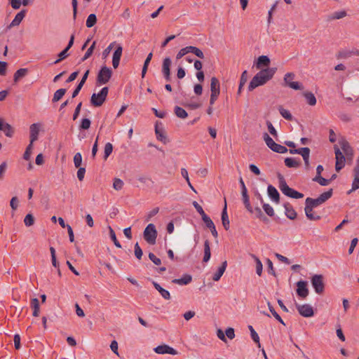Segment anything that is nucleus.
<instances>
[{
	"instance_id": "nucleus-16",
	"label": "nucleus",
	"mask_w": 359,
	"mask_h": 359,
	"mask_svg": "<svg viewBox=\"0 0 359 359\" xmlns=\"http://www.w3.org/2000/svg\"><path fill=\"white\" fill-rule=\"evenodd\" d=\"M25 14L26 10H22L18 13H17L14 19L11 22V24L8 26V29H11L13 27L18 26L25 18Z\"/></svg>"
},
{
	"instance_id": "nucleus-14",
	"label": "nucleus",
	"mask_w": 359,
	"mask_h": 359,
	"mask_svg": "<svg viewBox=\"0 0 359 359\" xmlns=\"http://www.w3.org/2000/svg\"><path fill=\"white\" fill-rule=\"evenodd\" d=\"M154 351L158 354H171V355H177L178 354V352L173 348L172 347L167 345V344H163L156 346L154 348Z\"/></svg>"
},
{
	"instance_id": "nucleus-49",
	"label": "nucleus",
	"mask_w": 359,
	"mask_h": 359,
	"mask_svg": "<svg viewBox=\"0 0 359 359\" xmlns=\"http://www.w3.org/2000/svg\"><path fill=\"white\" fill-rule=\"evenodd\" d=\"M201 218H202V220L205 224V226L208 229H213V227L215 226L212 220L207 215H204V216L202 217Z\"/></svg>"
},
{
	"instance_id": "nucleus-13",
	"label": "nucleus",
	"mask_w": 359,
	"mask_h": 359,
	"mask_svg": "<svg viewBox=\"0 0 359 359\" xmlns=\"http://www.w3.org/2000/svg\"><path fill=\"white\" fill-rule=\"evenodd\" d=\"M307 285V282L304 280H299L297 283V294L303 299H305L309 295V292Z\"/></svg>"
},
{
	"instance_id": "nucleus-26",
	"label": "nucleus",
	"mask_w": 359,
	"mask_h": 359,
	"mask_svg": "<svg viewBox=\"0 0 359 359\" xmlns=\"http://www.w3.org/2000/svg\"><path fill=\"white\" fill-rule=\"evenodd\" d=\"M191 280H192L191 276L189 275V274H185L181 278L173 279L172 280V283L178 284V285H187V284L190 283L191 282Z\"/></svg>"
},
{
	"instance_id": "nucleus-35",
	"label": "nucleus",
	"mask_w": 359,
	"mask_h": 359,
	"mask_svg": "<svg viewBox=\"0 0 359 359\" xmlns=\"http://www.w3.org/2000/svg\"><path fill=\"white\" fill-rule=\"evenodd\" d=\"M304 211H305L306 217L310 220L316 221V220H319L320 219V217L319 215H315L313 213L312 208H310L309 207H305Z\"/></svg>"
},
{
	"instance_id": "nucleus-41",
	"label": "nucleus",
	"mask_w": 359,
	"mask_h": 359,
	"mask_svg": "<svg viewBox=\"0 0 359 359\" xmlns=\"http://www.w3.org/2000/svg\"><path fill=\"white\" fill-rule=\"evenodd\" d=\"M97 22V17L94 13L90 14L86 20V25L88 28L93 27Z\"/></svg>"
},
{
	"instance_id": "nucleus-23",
	"label": "nucleus",
	"mask_w": 359,
	"mask_h": 359,
	"mask_svg": "<svg viewBox=\"0 0 359 359\" xmlns=\"http://www.w3.org/2000/svg\"><path fill=\"white\" fill-rule=\"evenodd\" d=\"M227 266V262L224 261L222 263V265L218 268L216 273L212 276V280L214 281H218L222 276L224 274Z\"/></svg>"
},
{
	"instance_id": "nucleus-28",
	"label": "nucleus",
	"mask_w": 359,
	"mask_h": 359,
	"mask_svg": "<svg viewBox=\"0 0 359 359\" xmlns=\"http://www.w3.org/2000/svg\"><path fill=\"white\" fill-rule=\"evenodd\" d=\"M28 73V69L21 68L15 72L13 76V81L18 83L22 78L25 77Z\"/></svg>"
},
{
	"instance_id": "nucleus-39",
	"label": "nucleus",
	"mask_w": 359,
	"mask_h": 359,
	"mask_svg": "<svg viewBox=\"0 0 359 359\" xmlns=\"http://www.w3.org/2000/svg\"><path fill=\"white\" fill-rule=\"evenodd\" d=\"M66 93V89L60 88L56 90L53 95V97L52 99L53 102H56L59 101Z\"/></svg>"
},
{
	"instance_id": "nucleus-32",
	"label": "nucleus",
	"mask_w": 359,
	"mask_h": 359,
	"mask_svg": "<svg viewBox=\"0 0 359 359\" xmlns=\"http://www.w3.org/2000/svg\"><path fill=\"white\" fill-rule=\"evenodd\" d=\"M304 97L306 98L307 103L311 106H314L316 104V98L314 94L311 92H305L303 93Z\"/></svg>"
},
{
	"instance_id": "nucleus-56",
	"label": "nucleus",
	"mask_w": 359,
	"mask_h": 359,
	"mask_svg": "<svg viewBox=\"0 0 359 359\" xmlns=\"http://www.w3.org/2000/svg\"><path fill=\"white\" fill-rule=\"evenodd\" d=\"M262 207L266 215H268L270 217L274 215L273 208L269 204L264 203L262 204Z\"/></svg>"
},
{
	"instance_id": "nucleus-15",
	"label": "nucleus",
	"mask_w": 359,
	"mask_h": 359,
	"mask_svg": "<svg viewBox=\"0 0 359 359\" xmlns=\"http://www.w3.org/2000/svg\"><path fill=\"white\" fill-rule=\"evenodd\" d=\"M123 48L121 45H118L114 54L112 58V65L114 69H116L120 62V60L122 55Z\"/></svg>"
},
{
	"instance_id": "nucleus-29",
	"label": "nucleus",
	"mask_w": 359,
	"mask_h": 359,
	"mask_svg": "<svg viewBox=\"0 0 359 359\" xmlns=\"http://www.w3.org/2000/svg\"><path fill=\"white\" fill-rule=\"evenodd\" d=\"M322 203L317 198H306L305 201V207H309L313 209L316 207L320 205Z\"/></svg>"
},
{
	"instance_id": "nucleus-20",
	"label": "nucleus",
	"mask_w": 359,
	"mask_h": 359,
	"mask_svg": "<svg viewBox=\"0 0 359 359\" xmlns=\"http://www.w3.org/2000/svg\"><path fill=\"white\" fill-rule=\"evenodd\" d=\"M89 72H90V71L87 70L83 74L81 80L80 81V82L79 83V84L77 85V86L76 87V88L74 89V90L72 93V98L76 97L78 95V94L79 93L81 89L82 88V87L83 86L84 83H86V81L88 79Z\"/></svg>"
},
{
	"instance_id": "nucleus-53",
	"label": "nucleus",
	"mask_w": 359,
	"mask_h": 359,
	"mask_svg": "<svg viewBox=\"0 0 359 359\" xmlns=\"http://www.w3.org/2000/svg\"><path fill=\"white\" fill-rule=\"evenodd\" d=\"M266 124L270 134L276 138L278 137V133L276 128L273 127L272 123L270 121H266Z\"/></svg>"
},
{
	"instance_id": "nucleus-54",
	"label": "nucleus",
	"mask_w": 359,
	"mask_h": 359,
	"mask_svg": "<svg viewBox=\"0 0 359 359\" xmlns=\"http://www.w3.org/2000/svg\"><path fill=\"white\" fill-rule=\"evenodd\" d=\"M68 50H69L65 48L62 51H61L58 55L59 58L57 60H56L53 63L57 64L60 62H61L62 60L67 58L69 56V53H67Z\"/></svg>"
},
{
	"instance_id": "nucleus-57",
	"label": "nucleus",
	"mask_w": 359,
	"mask_h": 359,
	"mask_svg": "<svg viewBox=\"0 0 359 359\" xmlns=\"http://www.w3.org/2000/svg\"><path fill=\"white\" fill-rule=\"evenodd\" d=\"M113 151V145L108 142L104 146V158L107 160V158L109 157V156L111 154Z\"/></svg>"
},
{
	"instance_id": "nucleus-60",
	"label": "nucleus",
	"mask_w": 359,
	"mask_h": 359,
	"mask_svg": "<svg viewBox=\"0 0 359 359\" xmlns=\"http://www.w3.org/2000/svg\"><path fill=\"white\" fill-rule=\"evenodd\" d=\"M134 252H135V256L136 257V258L139 260L141 259L143 252H142V250L141 248L140 247L138 243H136L135 244Z\"/></svg>"
},
{
	"instance_id": "nucleus-52",
	"label": "nucleus",
	"mask_w": 359,
	"mask_h": 359,
	"mask_svg": "<svg viewBox=\"0 0 359 359\" xmlns=\"http://www.w3.org/2000/svg\"><path fill=\"white\" fill-rule=\"evenodd\" d=\"M137 180L140 182H141L142 184H154V181L152 180V179L150 177L147 176V175H140L138 177Z\"/></svg>"
},
{
	"instance_id": "nucleus-64",
	"label": "nucleus",
	"mask_w": 359,
	"mask_h": 359,
	"mask_svg": "<svg viewBox=\"0 0 359 359\" xmlns=\"http://www.w3.org/2000/svg\"><path fill=\"white\" fill-rule=\"evenodd\" d=\"M149 258L156 265H160L161 264V260L156 257V255L152 252L149 253Z\"/></svg>"
},
{
	"instance_id": "nucleus-6",
	"label": "nucleus",
	"mask_w": 359,
	"mask_h": 359,
	"mask_svg": "<svg viewBox=\"0 0 359 359\" xmlns=\"http://www.w3.org/2000/svg\"><path fill=\"white\" fill-rule=\"evenodd\" d=\"M210 90V104L213 105L220 93L219 81L216 77H212L211 79Z\"/></svg>"
},
{
	"instance_id": "nucleus-1",
	"label": "nucleus",
	"mask_w": 359,
	"mask_h": 359,
	"mask_svg": "<svg viewBox=\"0 0 359 359\" xmlns=\"http://www.w3.org/2000/svg\"><path fill=\"white\" fill-rule=\"evenodd\" d=\"M277 68L267 67L260 70L257 73L250 81L248 89L249 91H252L257 87L263 86L270 81L274 76Z\"/></svg>"
},
{
	"instance_id": "nucleus-30",
	"label": "nucleus",
	"mask_w": 359,
	"mask_h": 359,
	"mask_svg": "<svg viewBox=\"0 0 359 359\" xmlns=\"http://www.w3.org/2000/svg\"><path fill=\"white\" fill-rule=\"evenodd\" d=\"M211 257L210 242L208 240H205L204 242V256L203 258V262H208Z\"/></svg>"
},
{
	"instance_id": "nucleus-61",
	"label": "nucleus",
	"mask_w": 359,
	"mask_h": 359,
	"mask_svg": "<svg viewBox=\"0 0 359 359\" xmlns=\"http://www.w3.org/2000/svg\"><path fill=\"white\" fill-rule=\"evenodd\" d=\"M91 121L89 118H83L80 124V129L88 130L90 127Z\"/></svg>"
},
{
	"instance_id": "nucleus-22",
	"label": "nucleus",
	"mask_w": 359,
	"mask_h": 359,
	"mask_svg": "<svg viewBox=\"0 0 359 359\" xmlns=\"http://www.w3.org/2000/svg\"><path fill=\"white\" fill-rule=\"evenodd\" d=\"M270 65V59L266 55H261L257 58L255 64L257 69H260L262 67H269Z\"/></svg>"
},
{
	"instance_id": "nucleus-48",
	"label": "nucleus",
	"mask_w": 359,
	"mask_h": 359,
	"mask_svg": "<svg viewBox=\"0 0 359 359\" xmlns=\"http://www.w3.org/2000/svg\"><path fill=\"white\" fill-rule=\"evenodd\" d=\"M109 230L110 238L112 240V241L114 242V245L117 248H121V245L119 243V241L117 240L114 231L112 229V228L111 226H109Z\"/></svg>"
},
{
	"instance_id": "nucleus-11",
	"label": "nucleus",
	"mask_w": 359,
	"mask_h": 359,
	"mask_svg": "<svg viewBox=\"0 0 359 359\" xmlns=\"http://www.w3.org/2000/svg\"><path fill=\"white\" fill-rule=\"evenodd\" d=\"M295 75L294 73H287L284 76V81L287 86L294 90H302L303 89L302 85L297 81H291L294 78Z\"/></svg>"
},
{
	"instance_id": "nucleus-63",
	"label": "nucleus",
	"mask_w": 359,
	"mask_h": 359,
	"mask_svg": "<svg viewBox=\"0 0 359 359\" xmlns=\"http://www.w3.org/2000/svg\"><path fill=\"white\" fill-rule=\"evenodd\" d=\"M359 189V176L354 175V180L352 183V189L348 192L350 194L351 192L355 191Z\"/></svg>"
},
{
	"instance_id": "nucleus-59",
	"label": "nucleus",
	"mask_w": 359,
	"mask_h": 359,
	"mask_svg": "<svg viewBox=\"0 0 359 359\" xmlns=\"http://www.w3.org/2000/svg\"><path fill=\"white\" fill-rule=\"evenodd\" d=\"M24 222L27 226H32L34 223V216L32 214H27L24 219Z\"/></svg>"
},
{
	"instance_id": "nucleus-12",
	"label": "nucleus",
	"mask_w": 359,
	"mask_h": 359,
	"mask_svg": "<svg viewBox=\"0 0 359 359\" xmlns=\"http://www.w3.org/2000/svg\"><path fill=\"white\" fill-rule=\"evenodd\" d=\"M172 61L170 57H165L163 60L162 64V74L166 81H170L171 74H170V66Z\"/></svg>"
},
{
	"instance_id": "nucleus-45",
	"label": "nucleus",
	"mask_w": 359,
	"mask_h": 359,
	"mask_svg": "<svg viewBox=\"0 0 359 359\" xmlns=\"http://www.w3.org/2000/svg\"><path fill=\"white\" fill-rule=\"evenodd\" d=\"M32 306L33 308V316L37 317L39 314V301L37 298L32 299Z\"/></svg>"
},
{
	"instance_id": "nucleus-3",
	"label": "nucleus",
	"mask_w": 359,
	"mask_h": 359,
	"mask_svg": "<svg viewBox=\"0 0 359 359\" xmlns=\"http://www.w3.org/2000/svg\"><path fill=\"white\" fill-rule=\"evenodd\" d=\"M263 139L267 147L274 152L279 154H285L288 151V149L285 147L276 143L273 141V140L266 133H264Z\"/></svg>"
},
{
	"instance_id": "nucleus-24",
	"label": "nucleus",
	"mask_w": 359,
	"mask_h": 359,
	"mask_svg": "<svg viewBox=\"0 0 359 359\" xmlns=\"http://www.w3.org/2000/svg\"><path fill=\"white\" fill-rule=\"evenodd\" d=\"M284 208L285 209V215L287 218L290 219H294L297 217L296 211L289 203H285Z\"/></svg>"
},
{
	"instance_id": "nucleus-18",
	"label": "nucleus",
	"mask_w": 359,
	"mask_h": 359,
	"mask_svg": "<svg viewBox=\"0 0 359 359\" xmlns=\"http://www.w3.org/2000/svg\"><path fill=\"white\" fill-rule=\"evenodd\" d=\"M268 195L270 198L276 203L280 202V194L277 189L272 185H269L267 188Z\"/></svg>"
},
{
	"instance_id": "nucleus-51",
	"label": "nucleus",
	"mask_w": 359,
	"mask_h": 359,
	"mask_svg": "<svg viewBox=\"0 0 359 359\" xmlns=\"http://www.w3.org/2000/svg\"><path fill=\"white\" fill-rule=\"evenodd\" d=\"M339 144L344 152L351 149L350 144L345 138H341L339 140Z\"/></svg>"
},
{
	"instance_id": "nucleus-27",
	"label": "nucleus",
	"mask_w": 359,
	"mask_h": 359,
	"mask_svg": "<svg viewBox=\"0 0 359 359\" xmlns=\"http://www.w3.org/2000/svg\"><path fill=\"white\" fill-rule=\"evenodd\" d=\"M241 194H242V200H243V202L244 203L245 208L248 210V212H250V213H252L253 209L250 203V198L248 194V190L241 191Z\"/></svg>"
},
{
	"instance_id": "nucleus-36",
	"label": "nucleus",
	"mask_w": 359,
	"mask_h": 359,
	"mask_svg": "<svg viewBox=\"0 0 359 359\" xmlns=\"http://www.w3.org/2000/svg\"><path fill=\"white\" fill-rule=\"evenodd\" d=\"M347 15L345 11H336L329 16L330 20L341 19Z\"/></svg>"
},
{
	"instance_id": "nucleus-34",
	"label": "nucleus",
	"mask_w": 359,
	"mask_h": 359,
	"mask_svg": "<svg viewBox=\"0 0 359 359\" xmlns=\"http://www.w3.org/2000/svg\"><path fill=\"white\" fill-rule=\"evenodd\" d=\"M248 79V72L246 70H245L242 73L241 79H240V83H239L238 90V93H237L238 95H240L241 93L242 88L245 86V83L247 82Z\"/></svg>"
},
{
	"instance_id": "nucleus-33",
	"label": "nucleus",
	"mask_w": 359,
	"mask_h": 359,
	"mask_svg": "<svg viewBox=\"0 0 359 359\" xmlns=\"http://www.w3.org/2000/svg\"><path fill=\"white\" fill-rule=\"evenodd\" d=\"M175 114L180 118L184 119L188 116L187 112L182 107L175 106L174 108Z\"/></svg>"
},
{
	"instance_id": "nucleus-9",
	"label": "nucleus",
	"mask_w": 359,
	"mask_h": 359,
	"mask_svg": "<svg viewBox=\"0 0 359 359\" xmlns=\"http://www.w3.org/2000/svg\"><path fill=\"white\" fill-rule=\"evenodd\" d=\"M295 306L299 313L303 317L310 318L314 315L313 309L310 304H295Z\"/></svg>"
},
{
	"instance_id": "nucleus-46",
	"label": "nucleus",
	"mask_w": 359,
	"mask_h": 359,
	"mask_svg": "<svg viewBox=\"0 0 359 359\" xmlns=\"http://www.w3.org/2000/svg\"><path fill=\"white\" fill-rule=\"evenodd\" d=\"M268 304V306H269V309L270 311V312L271 313V314L273 316V317L278 320L279 321L281 324L284 325H285V323L284 321L283 320V319L281 318V317L280 316V315L275 311V309H273V307L272 306V305L271 304L270 302H268L267 303Z\"/></svg>"
},
{
	"instance_id": "nucleus-43",
	"label": "nucleus",
	"mask_w": 359,
	"mask_h": 359,
	"mask_svg": "<svg viewBox=\"0 0 359 359\" xmlns=\"http://www.w3.org/2000/svg\"><path fill=\"white\" fill-rule=\"evenodd\" d=\"M248 329L250 332V335H251L252 340L256 344H257L258 347H260L261 345H260L259 337L258 334L256 332V331L255 330V329L253 328V327L252 325H248Z\"/></svg>"
},
{
	"instance_id": "nucleus-58",
	"label": "nucleus",
	"mask_w": 359,
	"mask_h": 359,
	"mask_svg": "<svg viewBox=\"0 0 359 359\" xmlns=\"http://www.w3.org/2000/svg\"><path fill=\"white\" fill-rule=\"evenodd\" d=\"M32 148H33V143L29 142V145L27 147L26 150L23 154V158L25 160H26V161L29 160Z\"/></svg>"
},
{
	"instance_id": "nucleus-21",
	"label": "nucleus",
	"mask_w": 359,
	"mask_h": 359,
	"mask_svg": "<svg viewBox=\"0 0 359 359\" xmlns=\"http://www.w3.org/2000/svg\"><path fill=\"white\" fill-rule=\"evenodd\" d=\"M155 133L158 140L162 142L163 144H166L168 140L163 129H159L158 126V122L155 125Z\"/></svg>"
},
{
	"instance_id": "nucleus-7",
	"label": "nucleus",
	"mask_w": 359,
	"mask_h": 359,
	"mask_svg": "<svg viewBox=\"0 0 359 359\" xmlns=\"http://www.w3.org/2000/svg\"><path fill=\"white\" fill-rule=\"evenodd\" d=\"M111 75L112 71L110 68L106 66L102 67L97 74V83L100 85L106 84L111 79Z\"/></svg>"
},
{
	"instance_id": "nucleus-37",
	"label": "nucleus",
	"mask_w": 359,
	"mask_h": 359,
	"mask_svg": "<svg viewBox=\"0 0 359 359\" xmlns=\"http://www.w3.org/2000/svg\"><path fill=\"white\" fill-rule=\"evenodd\" d=\"M284 162L287 168H298L300 165V162L292 158H286Z\"/></svg>"
},
{
	"instance_id": "nucleus-47",
	"label": "nucleus",
	"mask_w": 359,
	"mask_h": 359,
	"mask_svg": "<svg viewBox=\"0 0 359 359\" xmlns=\"http://www.w3.org/2000/svg\"><path fill=\"white\" fill-rule=\"evenodd\" d=\"M95 44H96V42L93 41L92 45L88 48V50L86 52L83 57L81 58V62L85 61L86 60H87L92 55L93 50L95 49Z\"/></svg>"
},
{
	"instance_id": "nucleus-55",
	"label": "nucleus",
	"mask_w": 359,
	"mask_h": 359,
	"mask_svg": "<svg viewBox=\"0 0 359 359\" xmlns=\"http://www.w3.org/2000/svg\"><path fill=\"white\" fill-rule=\"evenodd\" d=\"M123 185H124V183H123V180H121V179L115 178L114 180L113 188L115 190L119 191V190L122 189Z\"/></svg>"
},
{
	"instance_id": "nucleus-10",
	"label": "nucleus",
	"mask_w": 359,
	"mask_h": 359,
	"mask_svg": "<svg viewBox=\"0 0 359 359\" xmlns=\"http://www.w3.org/2000/svg\"><path fill=\"white\" fill-rule=\"evenodd\" d=\"M334 149L336 158L335 170L337 172H339L345 165L346 158L337 145H334Z\"/></svg>"
},
{
	"instance_id": "nucleus-38",
	"label": "nucleus",
	"mask_w": 359,
	"mask_h": 359,
	"mask_svg": "<svg viewBox=\"0 0 359 359\" xmlns=\"http://www.w3.org/2000/svg\"><path fill=\"white\" fill-rule=\"evenodd\" d=\"M332 189H329L328 191L321 194L318 198L323 203L327 201L329 198H330L332 196Z\"/></svg>"
},
{
	"instance_id": "nucleus-17",
	"label": "nucleus",
	"mask_w": 359,
	"mask_h": 359,
	"mask_svg": "<svg viewBox=\"0 0 359 359\" xmlns=\"http://www.w3.org/2000/svg\"><path fill=\"white\" fill-rule=\"evenodd\" d=\"M222 223L225 230H229L230 227V221L229 219L228 213H227V207H226V202L225 201L224 207L222 209Z\"/></svg>"
},
{
	"instance_id": "nucleus-50",
	"label": "nucleus",
	"mask_w": 359,
	"mask_h": 359,
	"mask_svg": "<svg viewBox=\"0 0 359 359\" xmlns=\"http://www.w3.org/2000/svg\"><path fill=\"white\" fill-rule=\"evenodd\" d=\"M313 180L314 182H316L319 183L321 186H327L330 182V180H328L323 177L321 175L320 176H316L313 179Z\"/></svg>"
},
{
	"instance_id": "nucleus-4",
	"label": "nucleus",
	"mask_w": 359,
	"mask_h": 359,
	"mask_svg": "<svg viewBox=\"0 0 359 359\" xmlns=\"http://www.w3.org/2000/svg\"><path fill=\"white\" fill-rule=\"evenodd\" d=\"M157 231L154 224H149L145 228L143 237L149 245H154L157 238Z\"/></svg>"
},
{
	"instance_id": "nucleus-19",
	"label": "nucleus",
	"mask_w": 359,
	"mask_h": 359,
	"mask_svg": "<svg viewBox=\"0 0 359 359\" xmlns=\"http://www.w3.org/2000/svg\"><path fill=\"white\" fill-rule=\"evenodd\" d=\"M30 133V142L34 143L38 139L39 133V125L38 123H33L29 127Z\"/></svg>"
},
{
	"instance_id": "nucleus-31",
	"label": "nucleus",
	"mask_w": 359,
	"mask_h": 359,
	"mask_svg": "<svg viewBox=\"0 0 359 359\" xmlns=\"http://www.w3.org/2000/svg\"><path fill=\"white\" fill-rule=\"evenodd\" d=\"M290 154H300L302 158H305L306 156L310 155V149L309 147H302L295 149H290Z\"/></svg>"
},
{
	"instance_id": "nucleus-25",
	"label": "nucleus",
	"mask_w": 359,
	"mask_h": 359,
	"mask_svg": "<svg viewBox=\"0 0 359 359\" xmlns=\"http://www.w3.org/2000/svg\"><path fill=\"white\" fill-rule=\"evenodd\" d=\"M153 285L155 287V289L161 294L162 297L165 299H170V292L166 290L165 289L163 288L158 283L156 282L153 281Z\"/></svg>"
},
{
	"instance_id": "nucleus-8",
	"label": "nucleus",
	"mask_w": 359,
	"mask_h": 359,
	"mask_svg": "<svg viewBox=\"0 0 359 359\" xmlns=\"http://www.w3.org/2000/svg\"><path fill=\"white\" fill-rule=\"evenodd\" d=\"M311 284L317 294H322L325 290V284L323 282V276L322 275L316 274L311 278Z\"/></svg>"
},
{
	"instance_id": "nucleus-44",
	"label": "nucleus",
	"mask_w": 359,
	"mask_h": 359,
	"mask_svg": "<svg viewBox=\"0 0 359 359\" xmlns=\"http://www.w3.org/2000/svg\"><path fill=\"white\" fill-rule=\"evenodd\" d=\"M3 132L5 133V135L11 137L14 134V128L8 123H4Z\"/></svg>"
},
{
	"instance_id": "nucleus-2",
	"label": "nucleus",
	"mask_w": 359,
	"mask_h": 359,
	"mask_svg": "<svg viewBox=\"0 0 359 359\" xmlns=\"http://www.w3.org/2000/svg\"><path fill=\"white\" fill-rule=\"evenodd\" d=\"M278 178L279 180V189L283 194L295 199L302 198L304 197L303 194L290 188L287 184L284 177L280 173L278 174Z\"/></svg>"
},
{
	"instance_id": "nucleus-62",
	"label": "nucleus",
	"mask_w": 359,
	"mask_h": 359,
	"mask_svg": "<svg viewBox=\"0 0 359 359\" xmlns=\"http://www.w3.org/2000/svg\"><path fill=\"white\" fill-rule=\"evenodd\" d=\"M74 163L76 168H79L82 163V156L80 153H76L74 156Z\"/></svg>"
},
{
	"instance_id": "nucleus-5",
	"label": "nucleus",
	"mask_w": 359,
	"mask_h": 359,
	"mask_svg": "<svg viewBox=\"0 0 359 359\" xmlns=\"http://www.w3.org/2000/svg\"><path fill=\"white\" fill-rule=\"evenodd\" d=\"M109 92L108 87H104L99 93H93L90 98V103L94 107H100L105 102Z\"/></svg>"
},
{
	"instance_id": "nucleus-42",
	"label": "nucleus",
	"mask_w": 359,
	"mask_h": 359,
	"mask_svg": "<svg viewBox=\"0 0 359 359\" xmlns=\"http://www.w3.org/2000/svg\"><path fill=\"white\" fill-rule=\"evenodd\" d=\"M252 257L255 259L256 263V273L258 276H261L262 273L263 265L260 259L255 255H252Z\"/></svg>"
},
{
	"instance_id": "nucleus-40",
	"label": "nucleus",
	"mask_w": 359,
	"mask_h": 359,
	"mask_svg": "<svg viewBox=\"0 0 359 359\" xmlns=\"http://www.w3.org/2000/svg\"><path fill=\"white\" fill-rule=\"evenodd\" d=\"M278 111H279L280 115L284 118H285L286 120H288V121H292V116L291 113L288 110L284 109L280 105L278 106Z\"/></svg>"
}]
</instances>
